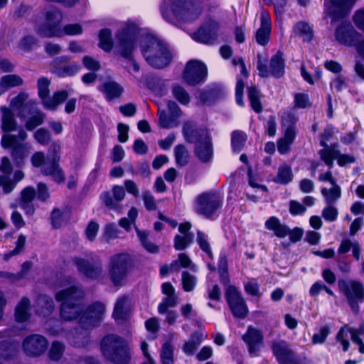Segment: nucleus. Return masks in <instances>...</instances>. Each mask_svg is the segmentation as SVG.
Masks as SVG:
<instances>
[{"label":"nucleus","mask_w":364,"mask_h":364,"mask_svg":"<svg viewBox=\"0 0 364 364\" xmlns=\"http://www.w3.org/2000/svg\"><path fill=\"white\" fill-rule=\"evenodd\" d=\"M217 8V4L208 6V14H206V44H214L220 34L221 24L215 16L211 15Z\"/></svg>","instance_id":"6ab92c4d"},{"label":"nucleus","mask_w":364,"mask_h":364,"mask_svg":"<svg viewBox=\"0 0 364 364\" xmlns=\"http://www.w3.org/2000/svg\"><path fill=\"white\" fill-rule=\"evenodd\" d=\"M99 225L96 222H90L85 230V236L90 241H94L99 231Z\"/></svg>","instance_id":"0e129e2a"},{"label":"nucleus","mask_w":364,"mask_h":364,"mask_svg":"<svg viewBox=\"0 0 364 364\" xmlns=\"http://www.w3.org/2000/svg\"><path fill=\"white\" fill-rule=\"evenodd\" d=\"M26 237L23 235H20L18 237L17 241L16 242V247L12 251H10L6 254L4 255V258L5 260H9L11 257L16 256L18 254H20L26 244Z\"/></svg>","instance_id":"603ef678"},{"label":"nucleus","mask_w":364,"mask_h":364,"mask_svg":"<svg viewBox=\"0 0 364 364\" xmlns=\"http://www.w3.org/2000/svg\"><path fill=\"white\" fill-rule=\"evenodd\" d=\"M139 27L132 21L124 23L123 26L115 36L120 54L128 58L125 68L133 76L139 72V64L132 58L138 41Z\"/></svg>","instance_id":"f03ea898"},{"label":"nucleus","mask_w":364,"mask_h":364,"mask_svg":"<svg viewBox=\"0 0 364 364\" xmlns=\"http://www.w3.org/2000/svg\"><path fill=\"white\" fill-rule=\"evenodd\" d=\"M159 124L163 128H172L177 126L176 120L171 117H168L164 111H159Z\"/></svg>","instance_id":"13d9d810"},{"label":"nucleus","mask_w":364,"mask_h":364,"mask_svg":"<svg viewBox=\"0 0 364 364\" xmlns=\"http://www.w3.org/2000/svg\"><path fill=\"white\" fill-rule=\"evenodd\" d=\"M99 46L105 51L109 52L113 47L112 31L108 28H104L99 33Z\"/></svg>","instance_id":"a19ab883"},{"label":"nucleus","mask_w":364,"mask_h":364,"mask_svg":"<svg viewBox=\"0 0 364 364\" xmlns=\"http://www.w3.org/2000/svg\"><path fill=\"white\" fill-rule=\"evenodd\" d=\"M83 296V290L72 284L58 291L55 299L61 303L60 314L63 320L71 321L78 318L81 327L85 330H89L102 321L105 314V306L101 302H95L82 313L80 300Z\"/></svg>","instance_id":"f257e3e1"},{"label":"nucleus","mask_w":364,"mask_h":364,"mask_svg":"<svg viewBox=\"0 0 364 364\" xmlns=\"http://www.w3.org/2000/svg\"><path fill=\"white\" fill-rule=\"evenodd\" d=\"M161 358L164 364H173V347L170 344L163 346Z\"/></svg>","instance_id":"bf43d9fd"},{"label":"nucleus","mask_w":364,"mask_h":364,"mask_svg":"<svg viewBox=\"0 0 364 364\" xmlns=\"http://www.w3.org/2000/svg\"><path fill=\"white\" fill-rule=\"evenodd\" d=\"M292 179L293 173L291 167L284 164L279 168L277 175L273 181L277 183L287 184L291 182Z\"/></svg>","instance_id":"4c0bfd02"},{"label":"nucleus","mask_w":364,"mask_h":364,"mask_svg":"<svg viewBox=\"0 0 364 364\" xmlns=\"http://www.w3.org/2000/svg\"><path fill=\"white\" fill-rule=\"evenodd\" d=\"M260 94L259 90L255 87H251L248 88V98L250 102L252 108L256 112L259 113L262 110V107L259 101Z\"/></svg>","instance_id":"c03bdc74"},{"label":"nucleus","mask_w":364,"mask_h":364,"mask_svg":"<svg viewBox=\"0 0 364 364\" xmlns=\"http://www.w3.org/2000/svg\"><path fill=\"white\" fill-rule=\"evenodd\" d=\"M348 333L350 334L351 341L358 346L360 353H364V343L360 338V336H364V326L360 325L358 328H353L345 325L339 330L336 340L343 346L344 351L348 350L350 345L348 340Z\"/></svg>","instance_id":"ddd939ff"},{"label":"nucleus","mask_w":364,"mask_h":364,"mask_svg":"<svg viewBox=\"0 0 364 364\" xmlns=\"http://www.w3.org/2000/svg\"><path fill=\"white\" fill-rule=\"evenodd\" d=\"M260 19L261 24L255 33V40L258 44L265 46L269 41L271 33V23L268 12L262 11Z\"/></svg>","instance_id":"5701e85b"},{"label":"nucleus","mask_w":364,"mask_h":364,"mask_svg":"<svg viewBox=\"0 0 364 364\" xmlns=\"http://www.w3.org/2000/svg\"><path fill=\"white\" fill-rule=\"evenodd\" d=\"M265 228L274 232L278 237H285L289 233V228L282 224L276 217H271L265 222Z\"/></svg>","instance_id":"cd10ccee"},{"label":"nucleus","mask_w":364,"mask_h":364,"mask_svg":"<svg viewBox=\"0 0 364 364\" xmlns=\"http://www.w3.org/2000/svg\"><path fill=\"white\" fill-rule=\"evenodd\" d=\"M38 45L37 39L33 36L23 37L20 43L19 48L24 51H30Z\"/></svg>","instance_id":"4d7b16f0"},{"label":"nucleus","mask_w":364,"mask_h":364,"mask_svg":"<svg viewBox=\"0 0 364 364\" xmlns=\"http://www.w3.org/2000/svg\"><path fill=\"white\" fill-rule=\"evenodd\" d=\"M37 311L39 314L46 316L54 310V303L52 299L47 296H40L37 299Z\"/></svg>","instance_id":"473e14b6"},{"label":"nucleus","mask_w":364,"mask_h":364,"mask_svg":"<svg viewBox=\"0 0 364 364\" xmlns=\"http://www.w3.org/2000/svg\"><path fill=\"white\" fill-rule=\"evenodd\" d=\"M339 290L345 294L348 302L354 314L359 312L358 302H361L364 299L363 285L358 281L339 280Z\"/></svg>","instance_id":"9d476101"},{"label":"nucleus","mask_w":364,"mask_h":364,"mask_svg":"<svg viewBox=\"0 0 364 364\" xmlns=\"http://www.w3.org/2000/svg\"><path fill=\"white\" fill-rule=\"evenodd\" d=\"M338 210L332 205H328L322 210V217L328 222L335 221L338 217Z\"/></svg>","instance_id":"052dcab7"},{"label":"nucleus","mask_w":364,"mask_h":364,"mask_svg":"<svg viewBox=\"0 0 364 364\" xmlns=\"http://www.w3.org/2000/svg\"><path fill=\"white\" fill-rule=\"evenodd\" d=\"M330 333V329L328 326H323L320 328L319 332L314 334L312 337V343L314 344L323 343L328 335Z\"/></svg>","instance_id":"69168bd1"},{"label":"nucleus","mask_w":364,"mask_h":364,"mask_svg":"<svg viewBox=\"0 0 364 364\" xmlns=\"http://www.w3.org/2000/svg\"><path fill=\"white\" fill-rule=\"evenodd\" d=\"M225 298L234 316L244 318L248 314V308L241 293L235 286H228Z\"/></svg>","instance_id":"f8f14e48"},{"label":"nucleus","mask_w":364,"mask_h":364,"mask_svg":"<svg viewBox=\"0 0 364 364\" xmlns=\"http://www.w3.org/2000/svg\"><path fill=\"white\" fill-rule=\"evenodd\" d=\"M257 69L259 75L262 77H267L270 75L274 77H280L284 73V61L282 58V53L278 52L272 57L270 60L269 69L267 65L263 64L261 60L260 55H258Z\"/></svg>","instance_id":"2eb2a0df"},{"label":"nucleus","mask_w":364,"mask_h":364,"mask_svg":"<svg viewBox=\"0 0 364 364\" xmlns=\"http://www.w3.org/2000/svg\"><path fill=\"white\" fill-rule=\"evenodd\" d=\"M174 97L181 104L186 105L189 102V95L185 89L180 85H174L173 87Z\"/></svg>","instance_id":"5fc2aeb1"},{"label":"nucleus","mask_w":364,"mask_h":364,"mask_svg":"<svg viewBox=\"0 0 364 364\" xmlns=\"http://www.w3.org/2000/svg\"><path fill=\"white\" fill-rule=\"evenodd\" d=\"M178 303V296L176 295L166 296L159 304L158 311L163 314L167 311L170 307H174Z\"/></svg>","instance_id":"de8ad7c7"},{"label":"nucleus","mask_w":364,"mask_h":364,"mask_svg":"<svg viewBox=\"0 0 364 364\" xmlns=\"http://www.w3.org/2000/svg\"><path fill=\"white\" fill-rule=\"evenodd\" d=\"M356 0H326L328 14L335 21L348 14Z\"/></svg>","instance_id":"f3484780"},{"label":"nucleus","mask_w":364,"mask_h":364,"mask_svg":"<svg viewBox=\"0 0 364 364\" xmlns=\"http://www.w3.org/2000/svg\"><path fill=\"white\" fill-rule=\"evenodd\" d=\"M140 47L146 61L152 67L163 68L171 61L172 55L167 44L154 36L141 38Z\"/></svg>","instance_id":"7ed1b4c3"},{"label":"nucleus","mask_w":364,"mask_h":364,"mask_svg":"<svg viewBox=\"0 0 364 364\" xmlns=\"http://www.w3.org/2000/svg\"><path fill=\"white\" fill-rule=\"evenodd\" d=\"M101 350L105 357L115 363L123 364L129 359L127 343L114 335H108L102 339Z\"/></svg>","instance_id":"423d86ee"},{"label":"nucleus","mask_w":364,"mask_h":364,"mask_svg":"<svg viewBox=\"0 0 364 364\" xmlns=\"http://www.w3.org/2000/svg\"><path fill=\"white\" fill-rule=\"evenodd\" d=\"M136 230L141 244L146 251L150 253H156L159 252V247L148 240V235L146 232L141 231L136 228Z\"/></svg>","instance_id":"a18cd8bd"},{"label":"nucleus","mask_w":364,"mask_h":364,"mask_svg":"<svg viewBox=\"0 0 364 364\" xmlns=\"http://www.w3.org/2000/svg\"><path fill=\"white\" fill-rule=\"evenodd\" d=\"M175 157L176 163L181 166L186 165L189 159L188 151L183 145H178L175 148Z\"/></svg>","instance_id":"8fccbe9b"},{"label":"nucleus","mask_w":364,"mask_h":364,"mask_svg":"<svg viewBox=\"0 0 364 364\" xmlns=\"http://www.w3.org/2000/svg\"><path fill=\"white\" fill-rule=\"evenodd\" d=\"M321 194L328 205H333L341 198V190L340 186L336 183L335 185H332V188H322Z\"/></svg>","instance_id":"f704fd0d"},{"label":"nucleus","mask_w":364,"mask_h":364,"mask_svg":"<svg viewBox=\"0 0 364 364\" xmlns=\"http://www.w3.org/2000/svg\"><path fill=\"white\" fill-rule=\"evenodd\" d=\"M27 138V134L23 129L19 130L18 136L9 133H5L1 138V145L4 148H11V156L16 164L21 166L31 151V146L23 141Z\"/></svg>","instance_id":"0eeeda50"},{"label":"nucleus","mask_w":364,"mask_h":364,"mask_svg":"<svg viewBox=\"0 0 364 364\" xmlns=\"http://www.w3.org/2000/svg\"><path fill=\"white\" fill-rule=\"evenodd\" d=\"M245 290L248 294L252 296H260L259 286L255 279H250L245 284Z\"/></svg>","instance_id":"338daca9"},{"label":"nucleus","mask_w":364,"mask_h":364,"mask_svg":"<svg viewBox=\"0 0 364 364\" xmlns=\"http://www.w3.org/2000/svg\"><path fill=\"white\" fill-rule=\"evenodd\" d=\"M294 32L303 38L304 41H310L312 38L313 33L310 26L305 22H299L294 27Z\"/></svg>","instance_id":"37998d69"},{"label":"nucleus","mask_w":364,"mask_h":364,"mask_svg":"<svg viewBox=\"0 0 364 364\" xmlns=\"http://www.w3.org/2000/svg\"><path fill=\"white\" fill-rule=\"evenodd\" d=\"M81 69L80 65L76 63H72L64 67H55L54 73L60 77L73 76L80 72Z\"/></svg>","instance_id":"58836bf2"},{"label":"nucleus","mask_w":364,"mask_h":364,"mask_svg":"<svg viewBox=\"0 0 364 364\" xmlns=\"http://www.w3.org/2000/svg\"><path fill=\"white\" fill-rule=\"evenodd\" d=\"M205 72V65L202 61L189 60L183 73V80L189 85H196L202 82Z\"/></svg>","instance_id":"dca6fc26"},{"label":"nucleus","mask_w":364,"mask_h":364,"mask_svg":"<svg viewBox=\"0 0 364 364\" xmlns=\"http://www.w3.org/2000/svg\"><path fill=\"white\" fill-rule=\"evenodd\" d=\"M186 139L195 144V154L202 161H205L204 132L193 122H188L183 126Z\"/></svg>","instance_id":"9b49d317"},{"label":"nucleus","mask_w":364,"mask_h":364,"mask_svg":"<svg viewBox=\"0 0 364 364\" xmlns=\"http://www.w3.org/2000/svg\"><path fill=\"white\" fill-rule=\"evenodd\" d=\"M170 9L162 7L161 14L167 21L177 25L181 21L191 23L202 14L201 6L192 0H164Z\"/></svg>","instance_id":"39448f33"},{"label":"nucleus","mask_w":364,"mask_h":364,"mask_svg":"<svg viewBox=\"0 0 364 364\" xmlns=\"http://www.w3.org/2000/svg\"><path fill=\"white\" fill-rule=\"evenodd\" d=\"M130 299L128 296H123L118 298L114 312L113 317L115 320L124 319L128 315Z\"/></svg>","instance_id":"7c9ffc66"},{"label":"nucleus","mask_w":364,"mask_h":364,"mask_svg":"<svg viewBox=\"0 0 364 364\" xmlns=\"http://www.w3.org/2000/svg\"><path fill=\"white\" fill-rule=\"evenodd\" d=\"M201 333H194L190 340L183 346L185 353L191 354L194 352L196 348L201 343L203 338Z\"/></svg>","instance_id":"49530a36"},{"label":"nucleus","mask_w":364,"mask_h":364,"mask_svg":"<svg viewBox=\"0 0 364 364\" xmlns=\"http://www.w3.org/2000/svg\"><path fill=\"white\" fill-rule=\"evenodd\" d=\"M30 301L27 298H23L15 309V320L18 323H25L30 318Z\"/></svg>","instance_id":"c756f323"},{"label":"nucleus","mask_w":364,"mask_h":364,"mask_svg":"<svg viewBox=\"0 0 364 364\" xmlns=\"http://www.w3.org/2000/svg\"><path fill=\"white\" fill-rule=\"evenodd\" d=\"M73 261L78 270L87 277L95 279L102 274V269L100 265L96 267L90 266L85 258L75 257Z\"/></svg>","instance_id":"393cba45"},{"label":"nucleus","mask_w":364,"mask_h":364,"mask_svg":"<svg viewBox=\"0 0 364 364\" xmlns=\"http://www.w3.org/2000/svg\"><path fill=\"white\" fill-rule=\"evenodd\" d=\"M242 338L247 345L248 351L251 355H256L263 345L264 337L262 331L252 326L247 328V332Z\"/></svg>","instance_id":"412c9836"},{"label":"nucleus","mask_w":364,"mask_h":364,"mask_svg":"<svg viewBox=\"0 0 364 364\" xmlns=\"http://www.w3.org/2000/svg\"><path fill=\"white\" fill-rule=\"evenodd\" d=\"M35 109L36 108L31 112H27V114H33L26 123V127L28 130L34 129L36 127L41 125L44 121L45 114L41 111H36Z\"/></svg>","instance_id":"79ce46f5"},{"label":"nucleus","mask_w":364,"mask_h":364,"mask_svg":"<svg viewBox=\"0 0 364 364\" xmlns=\"http://www.w3.org/2000/svg\"><path fill=\"white\" fill-rule=\"evenodd\" d=\"M107 101L120 97L124 92L123 87L114 81H107L98 87Z\"/></svg>","instance_id":"a878e982"},{"label":"nucleus","mask_w":364,"mask_h":364,"mask_svg":"<svg viewBox=\"0 0 364 364\" xmlns=\"http://www.w3.org/2000/svg\"><path fill=\"white\" fill-rule=\"evenodd\" d=\"M63 15L58 9L52 8L46 11V22L36 28V32L42 37L60 38L64 36H77L82 33V26L80 23H68L63 28L60 24Z\"/></svg>","instance_id":"20e7f679"},{"label":"nucleus","mask_w":364,"mask_h":364,"mask_svg":"<svg viewBox=\"0 0 364 364\" xmlns=\"http://www.w3.org/2000/svg\"><path fill=\"white\" fill-rule=\"evenodd\" d=\"M335 38L341 44L353 46L358 42L359 33L350 23H341L335 31Z\"/></svg>","instance_id":"aec40b11"},{"label":"nucleus","mask_w":364,"mask_h":364,"mask_svg":"<svg viewBox=\"0 0 364 364\" xmlns=\"http://www.w3.org/2000/svg\"><path fill=\"white\" fill-rule=\"evenodd\" d=\"M222 199L217 194H206V218L214 215L217 210L220 207Z\"/></svg>","instance_id":"72a5a7b5"},{"label":"nucleus","mask_w":364,"mask_h":364,"mask_svg":"<svg viewBox=\"0 0 364 364\" xmlns=\"http://www.w3.org/2000/svg\"><path fill=\"white\" fill-rule=\"evenodd\" d=\"M321 145L323 146V149L318 151V154L321 159L330 169L333 167V160L339 156V151L336 145L328 146L324 140H321Z\"/></svg>","instance_id":"bb28decb"},{"label":"nucleus","mask_w":364,"mask_h":364,"mask_svg":"<svg viewBox=\"0 0 364 364\" xmlns=\"http://www.w3.org/2000/svg\"><path fill=\"white\" fill-rule=\"evenodd\" d=\"M64 350L65 346L62 343L54 341L49 350V358L53 360H58L62 357Z\"/></svg>","instance_id":"3c124183"},{"label":"nucleus","mask_w":364,"mask_h":364,"mask_svg":"<svg viewBox=\"0 0 364 364\" xmlns=\"http://www.w3.org/2000/svg\"><path fill=\"white\" fill-rule=\"evenodd\" d=\"M297 121L296 117L292 114H287L282 119L284 126L287 127L283 139L291 143L293 142L296 136L294 124Z\"/></svg>","instance_id":"2f4dec72"},{"label":"nucleus","mask_w":364,"mask_h":364,"mask_svg":"<svg viewBox=\"0 0 364 364\" xmlns=\"http://www.w3.org/2000/svg\"><path fill=\"white\" fill-rule=\"evenodd\" d=\"M23 84V79L17 75H6L0 79V87L5 92L8 90L21 85Z\"/></svg>","instance_id":"c9c22d12"},{"label":"nucleus","mask_w":364,"mask_h":364,"mask_svg":"<svg viewBox=\"0 0 364 364\" xmlns=\"http://www.w3.org/2000/svg\"><path fill=\"white\" fill-rule=\"evenodd\" d=\"M50 81L44 77L38 80L37 87L38 96L42 101L43 107L49 110H55L58 106L62 104L68 97V93L65 90L55 92L52 97H49Z\"/></svg>","instance_id":"1a4fd4ad"},{"label":"nucleus","mask_w":364,"mask_h":364,"mask_svg":"<svg viewBox=\"0 0 364 364\" xmlns=\"http://www.w3.org/2000/svg\"><path fill=\"white\" fill-rule=\"evenodd\" d=\"M11 108L20 118H25L27 112H31L36 108L37 102L35 100H28V94L21 92L11 100Z\"/></svg>","instance_id":"a211bd4d"},{"label":"nucleus","mask_w":364,"mask_h":364,"mask_svg":"<svg viewBox=\"0 0 364 364\" xmlns=\"http://www.w3.org/2000/svg\"><path fill=\"white\" fill-rule=\"evenodd\" d=\"M193 240V235L192 234L177 235L174 239V247L177 250H182L190 245Z\"/></svg>","instance_id":"09e8293b"},{"label":"nucleus","mask_w":364,"mask_h":364,"mask_svg":"<svg viewBox=\"0 0 364 364\" xmlns=\"http://www.w3.org/2000/svg\"><path fill=\"white\" fill-rule=\"evenodd\" d=\"M294 105L297 108H305L310 105L309 96L304 93H297L294 95Z\"/></svg>","instance_id":"774afa93"},{"label":"nucleus","mask_w":364,"mask_h":364,"mask_svg":"<svg viewBox=\"0 0 364 364\" xmlns=\"http://www.w3.org/2000/svg\"><path fill=\"white\" fill-rule=\"evenodd\" d=\"M34 138L39 144L46 145L50 140V134L45 129H39L34 133Z\"/></svg>","instance_id":"680f3d73"},{"label":"nucleus","mask_w":364,"mask_h":364,"mask_svg":"<svg viewBox=\"0 0 364 364\" xmlns=\"http://www.w3.org/2000/svg\"><path fill=\"white\" fill-rule=\"evenodd\" d=\"M58 148L54 149V153L49 155L48 159L52 161L50 164H46L42 169V173L46 176H50L54 181L60 183L65 181V175L59 165L56 163L60 159L58 154Z\"/></svg>","instance_id":"4be33fe9"},{"label":"nucleus","mask_w":364,"mask_h":364,"mask_svg":"<svg viewBox=\"0 0 364 364\" xmlns=\"http://www.w3.org/2000/svg\"><path fill=\"white\" fill-rule=\"evenodd\" d=\"M130 261V256L127 253H117L110 257L108 274L113 285L122 287L124 284Z\"/></svg>","instance_id":"6e6552de"},{"label":"nucleus","mask_w":364,"mask_h":364,"mask_svg":"<svg viewBox=\"0 0 364 364\" xmlns=\"http://www.w3.org/2000/svg\"><path fill=\"white\" fill-rule=\"evenodd\" d=\"M2 113L1 117V129L5 132H10L16 129L17 123L14 117V114L11 109L2 106L0 107Z\"/></svg>","instance_id":"c85d7f7f"},{"label":"nucleus","mask_w":364,"mask_h":364,"mask_svg":"<svg viewBox=\"0 0 364 364\" xmlns=\"http://www.w3.org/2000/svg\"><path fill=\"white\" fill-rule=\"evenodd\" d=\"M273 351L280 364H297L295 355L287 343L281 341L274 343Z\"/></svg>","instance_id":"b1692460"},{"label":"nucleus","mask_w":364,"mask_h":364,"mask_svg":"<svg viewBox=\"0 0 364 364\" xmlns=\"http://www.w3.org/2000/svg\"><path fill=\"white\" fill-rule=\"evenodd\" d=\"M24 176L22 171H18L14 173L15 182L12 181L8 176H0V186L3 188L5 193H9L15 188L18 181H21Z\"/></svg>","instance_id":"e433bc0d"},{"label":"nucleus","mask_w":364,"mask_h":364,"mask_svg":"<svg viewBox=\"0 0 364 364\" xmlns=\"http://www.w3.org/2000/svg\"><path fill=\"white\" fill-rule=\"evenodd\" d=\"M246 135L242 132L235 131L232 134V146L235 151H240L244 146Z\"/></svg>","instance_id":"864d4df0"},{"label":"nucleus","mask_w":364,"mask_h":364,"mask_svg":"<svg viewBox=\"0 0 364 364\" xmlns=\"http://www.w3.org/2000/svg\"><path fill=\"white\" fill-rule=\"evenodd\" d=\"M82 64L85 68L92 71H97L100 68V64L99 61L95 60L91 56L85 55L83 57Z\"/></svg>","instance_id":"e2e57ef3"},{"label":"nucleus","mask_w":364,"mask_h":364,"mask_svg":"<svg viewBox=\"0 0 364 364\" xmlns=\"http://www.w3.org/2000/svg\"><path fill=\"white\" fill-rule=\"evenodd\" d=\"M47 339L39 334H31L26 336L22 343L23 352L31 357H38L43 354L48 348Z\"/></svg>","instance_id":"4468645a"},{"label":"nucleus","mask_w":364,"mask_h":364,"mask_svg":"<svg viewBox=\"0 0 364 364\" xmlns=\"http://www.w3.org/2000/svg\"><path fill=\"white\" fill-rule=\"evenodd\" d=\"M120 230L114 223L107 224L105 226L101 236L102 242L109 243L110 241L119 237Z\"/></svg>","instance_id":"ea45409f"},{"label":"nucleus","mask_w":364,"mask_h":364,"mask_svg":"<svg viewBox=\"0 0 364 364\" xmlns=\"http://www.w3.org/2000/svg\"><path fill=\"white\" fill-rule=\"evenodd\" d=\"M182 284L186 291H191L194 289L196 284V279L194 276L184 271L182 273Z\"/></svg>","instance_id":"6e6d98bb"}]
</instances>
